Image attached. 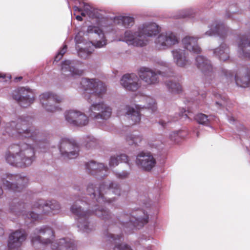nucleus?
I'll use <instances>...</instances> for the list:
<instances>
[{
	"mask_svg": "<svg viewBox=\"0 0 250 250\" xmlns=\"http://www.w3.org/2000/svg\"><path fill=\"white\" fill-rule=\"evenodd\" d=\"M196 65L197 67L205 74H208L206 77V81L210 83L214 75L212 73V66L210 61L203 56H198L196 58Z\"/></svg>",
	"mask_w": 250,
	"mask_h": 250,
	"instance_id": "obj_18",
	"label": "nucleus"
},
{
	"mask_svg": "<svg viewBox=\"0 0 250 250\" xmlns=\"http://www.w3.org/2000/svg\"><path fill=\"white\" fill-rule=\"evenodd\" d=\"M128 162V157L125 154H121L112 156L109 161L110 167H115L119 165L120 163H127Z\"/></svg>",
	"mask_w": 250,
	"mask_h": 250,
	"instance_id": "obj_34",
	"label": "nucleus"
},
{
	"mask_svg": "<svg viewBox=\"0 0 250 250\" xmlns=\"http://www.w3.org/2000/svg\"><path fill=\"white\" fill-rule=\"evenodd\" d=\"M236 83L240 87L250 86V70H243L241 74L235 76Z\"/></svg>",
	"mask_w": 250,
	"mask_h": 250,
	"instance_id": "obj_26",
	"label": "nucleus"
},
{
	"mask_svg": "<svg viewBox=\"0 0 250 250\" xmlns=\"http://www.w3.org/2000/svg\"><path fill=\"white\" fill-rule=\"evenodd\" d=\"M197 14V10L193 8H188L179 10L174 17L176 19H193L195 18Z\"/></svg>",
	"mask_w": 250,
	"mask_h": 250,
	"instance_id": "obj_29",
	"label": "nucleus"
},
{
	"mask_svg": "<svg viewBox=\"0 0 250 250\" xmlns=\"http://www.w3.org/2000/svg\"><path fill=\"white\" fill-rule=\"evenodd\" d=\"M3 234H4L3 229L1 228H0V235H2Z\"/></svg>",
	"mask_w": 250,
	"mask_h": 250,
	"instance_id": "obj_62",
	"label": "nucleus"
},
{
	"mask_svg": "<svg viewBox=\"0 0 250 250\" xmlns=\"http://www.w3.org/2000/svg\"><path fill=\"white\" fill-rule=\"evenodd\" d=\"M220 32H206V35L212 36L213 35H215V34H217V35H219Z\"/></svg>",
	"mask_w": 250,
	"mask_h": 250,
	"instance_id": "obj_58",
	"label": "nucleus"
},
{
	"mask_svg": "<svg viewBox=\"0 0 250 250\" xmlns=\"http://www.w3.org/2000/svg\"><path fill=\"white\" fill-rule=\"evenodd\" d=\"M238 44L239 56L250 59V37L243 35L239 38Z\"/></svg>",
	"mask_w": 250,
	"mask_h": 250,
	"instance_id": "obj_21",
	"label": "nucleus"
},
{
	"mask_svg": "<svg viewBox=\"0 0 250 250\" xmlns=\"http://www.w3.org/2000/svg\"><path fill=\"white\" fill-rule=\"evenodd\" d=\"M108 237L111 238L113 240H117L119 239L120 240L121 238L122 237V236L120 235H115L114 234H110L108 236Z\"/></svg>",
	"mask_w": 250,
	"mask_h": 250,
	"instance_id": "obj_55",
	"label": "nucleus"
},
{
	"mask_svg": "<svg viewBox=\"0 0 250 250\" xmlns=\"http://www.w3.org/2000/svg\"><path fill=\"white\" fill-rule=\"evenodd\" d=\"M92 51L86 48H81L78 51L79 56L83 59H86L91 54Z\"/></svg>",
	"mask_w": 250,
	"mask_h": 250,
	"instance_id": "obj_45",
	"label": "nucleus"
},
{
	"mask_svg": "<svg viewBox=\"0 0 250 250\" xmlns=\"http://www.w3.org/2000/svg\"><path fill=\"white\" fill-rule=\"evenodd\" d=\"M74 4V5L73 6V8L75 11H82L83 10L82 5H79V6H77V4H79L78 3L76 4L73 1L71 0L70 3V10H71V4Z\"/></svg>",
	"mask_w": 250,
	"mask_h": 250,
	"instance_id": "obj_53",
	"label": "nucleus"
},
{
	"mask_svg": "<svg viewBox=\"0 0 250 250\" xmlns=\"http://www.w3.org/2000/svg\"><path fill=\"white\" fill-rule=\"evenodd\" d=\"M16 79H18L19 80H21V79H22V77H20L19 78H17Z\"/></svg>",
	"mask_w": 250,
	"mask_h": 250,
	"instance_id": "obj_63",
	"label": "nucleus"
},
{
	"mask_svg": "<svg viewBox=\"0 0 250 250\" xmlns=\"http://www.w3.org/2000/svg\"><path fill=\"white\" fill-rule=\"evenodd\" d=\"M80 203L83 205L84 204L82 201H77L72 205L70 210L77 217L78 228L84 232H89L92 229V228L90 227L87 219L91 214L92 212L89 210L87 211L83 210V208H82V207L80 205Z\"/></svg>",
	"mask_w": 250,
	"mask_h": 250,
	"instance_id": "obj_10",
	"label": "nucleus"
},
{
	"mask_svg": "<svg viewBox=\"0 0 250 250\" xmlns=\"http://www.w3.org/2000/svg\"><path fill=\"white\" fill-rule=\"evenodd\" d=\"M143 101L146 104L136 105L135 107L127 105L125 107L126 114L129 120H131L130 125H134L139 123L141 120L140 111L144 108L151 109L152 111L156 110L155 100L150 97H144Z\"/></svg>",
	"mask_w": 250,
	"mask_h": 250,
	"instance_id": "obj_9",
	"label": "nucleus"
},
{
	"mask_svg": "<svg viewBox=\"0 0 250 250\" xmlns=\"http://www.w3.org/2000/svg\"><path fill=\"white\" fill-rule=\"evenodd\" d=\"M54 230L47 226L36 229L31 236L32 244L35 248L42 246L50 248L51 250H75L76 246L73 240L63 238L54 241Z\"/></svg>",
	"mask_w": 250,
	"mask_h": 250,
	"instance_id": "obj_3",
	"label": "nucleus"
},
{
	"mask_svg": "<svg viewBox=\"0 0 250 250\" xmlns=\"http://www.w3.org/2000/svg\"><path fill=\"white\" fill-rule=\"evenodd\" d=\"M143 140V136L140 134H131L126 137V141L129 145L139 146Z\"/></svg>",
	"mask_w": 250,
	"mask_h": 250,
	"instance_id": "obj_37",
	"label": "nucleus"
},
{
	"mask_svg": "<svg viewBox=\"0 0 250 250\" xmlns=\"http://www.w3.org/2000/svg\"><path fill=\"white\" fill-rule=\"evenodd\" d=\"M26 235L21 230H17L11 233L9 237L8 248L9 250H15L21 247L25 240Z\"/></svg>",
	"mask_w": 250,
	"mask_h": 250,
	"instance_id": "obj_19",
	"label": "nucleus"
},
{
	"mask_svg": "<svg viewBox=\"0 0 250 250\" xmlns=\"http://www.w3.org/2000/svg\"><path fill=\"white\" fill-rule=\"evenodd\" d=\"M136 163L143 169L150 171L155 167L156 162L150 152L142 151L137 155Z\"/></svg>",
	"mask_w": 250,
	"mask_h": 250,
	"instance_id": "obj_14",
	"label": "nucleus"
},
{
	"mask_svg": "<svg viewBox=\"0 0 250 250\" xmlns=\"http://www.w3.org/2000/svg\"><path fill=\"white\" fill-rule=\"evenodd\" d=\"M139 78L145 83L148 85H154L159 83L158 75L165 76L164 72L160 70L155 71L149 67L143 66L138 70ZM170 75L167 76L169 77Z\"/></svg>",
	"mask_w": 250,
	"mask_h": 250,
	"instance_id": "obj_12",
	"label": "nucleus"
},
{
	"mask_svg": "<svg viewBox=\"0 0 250 250\" xmlns=\"http://www.w3.org/2000/svg\"><path fill=\"white\" fill-rule=\"evenodd\" d=\"M28 183L29 179L27 177L16 174L15 185L13 191H21L24 188L27 186Z\"/></svg>",
	"mask_w": 250,
	"mask_h": 250,
	"instance_id": "obj_30",
	"label": "nucleus"
},
{
	"mask_svg": "<svg viewBox=\"0 0 250 250\" xmlns=\"http://www.w3.org/2000/svg\"><path fill=\"white\" fill-rule=\"evenodd\" d=\"M82 88L85 91L84 98L87 101H94L101 99L106 91V85L96 79L83 78L81 79Z\"/></svg>",
	"mask_w": 250,
	"mask_h": 250,
	"instance_id": "obj_6",
	"label": "nucleus"
},
{
	"mask_svg": "<svg viewBox=\"0 0 250 250\" xmlns=\"http://www.w3.org/2000/svg\"><path fill=\"white\" fill-rule=\"evenodd\" d=\"M76 19H77L78 21H83V18H82V16H80V15H77V16H76Z\"/></svg>",
	"mask_w": 250,
	"mask_h": 250,
	"instance_id": "obj_60",
	"label": "nucleus"
},
{
	"mask_svg": "<svg viewBox=\"0 0 250 250\" xmlns=\"http://www.w3.org/2000/svg\"><path fill=\"white\" fill-rule=\"evenodd\" d=\"M120 83L126 90L131 91L137 90L142 84L139 78L134 73L123 75L120 80Z\"/></svg>",
	"mask_w": 250,
	"mask_h": 250,
	"instance_id": "obj_17",
	"label": "nucleus"
},
{
	"mask_svg": "<svg viewBox=\"0 0 250 250\" xmlns=\"http://www.w3.org/2000/svg\"><path fill=\"white\" fill-rule=\"evenodd\" d=\"M198 38L191 36H186L182 40V43L187 50L194 53L199 54L202 49L198 44Z\"/></svg>",
	"mask_w": 250,
	"mask_h": 250,
	"instance_id": "obj_23",
	"label": "nucleus"
},
{
	"mask_svg": "<svg viewBox=\"0 0 250 250\" xmlns=\"http://www.w3.org/2000/svg\"><path fill=\"white\" fill-rule=\"evenodd\" d=\"M79 115H80L79 111L71 110L66 111L64 116L66 121L68 123L74 125Z\"/></svg>",
	"mask_w": 250,
	"mask_h": 250,
	"instance_id": "obj_38",
	"label": "nucleus"
},
{
	"mask_svg": "<svg viewBox=\"0 0 250 250\" xmlns=\"http://www.w3.org/2000/svg\"><path fill=\"white\" fill-rule=\"evenodd\" d=\"M24 208V205L23 204H18L17 205L11 206L10 209L11 211L15 212L16 214L20 215L21 213V209Z\"/></svg>",
	"mask_w": 250,
	"mask_h": 250,
	"instance_id": "obj_47",
	"label": "nucleus"
},
{
	"mask_svg": "<svg viewBox=\"0 0 250 250\" xmlns=\"http://www.w3.org/2000/svg\"><path fill=\"white\" fill-rule=\"evenodd\" d=\"M86 192L91 198L99 204L111 203L115 201L116 197L112 194L119 196L121 195L120 185L117 182L106 181L96 187L92 183H89L86 187Z\"/></svg>",
	"mask_w": 250,
	"mask_h": 250,
	"instance_id": "obj_4",
	"label": "nucleus"
},
{
	"mask_svg": "<svg viewBox=\"0 0 250 250\" xmlns=\"http://www.w3.org/2000/svg\"><path fill=\"white\" fill-rule=\"evenodd\" d=\"M148 216L142 209H136L130 213L121 214L118 218L119 225L124 229H132L134 227L143 226L148 222Z\"/></svg>",
	"mask_w": 250,
	"mask_h": 250,
	"instance_id": "obj_7",
	"label": "nucleus"
},
{
	"mask_svg": "<svg viewBox=\"0 0 250 250\" xmlns=\"http://www.w3.org/2000/svg\"><path fill=\"white\" fill-rule=\"evenodd\" d=\"M214 97L216 99L215 104L218 106V107L221 108L225 106L227 101V98L226 97H223L219 94H215Z\"/></svg>",
	"mask_w": 250,
	"mask_h": 250,
	"instance_id": "obj_42",
	"label": "nucleus"
},
{
	"mask_svg": "<svg viewBox=\"0 0 250 250\" xmlns=\"http://www.w3.org/2000/svg\"><path fill=\"white\" fill-rule=\"evenodd\" d=\"M40 100L47 111L53 112L61 110L58 104L62 101V99L57 95L50 92L44 93L40 96Z\"/></svg>",
	"mask_w": 250,
	"mask_h": 250,
	"instance_id": "obj_13",
	"label": "nucleus"
},
{
	"mask_svg": "<svg viewBox=\"0 0 250 250\" xmlns=\"http://www.w3.org/2000/svg\"><path fill=\"white\" fill-rule=\"evenodd\" d=\"M98 100L94 101H87L91 105L86 111L88 117L93 120H106L112 114L111 107L103 101L98 102Z\"/></svg>",
	"mask_w": 250,
	"mask_h": 250,
	"instance_id": "obj_8",
	"label": "nucleus"
},
{
	"mask_svg": "<svg viewBox=\"0 0 250 250\" xmlns=\"http://www.w3.org/2000/svg\"><path fill=\"white\" fill-rule=\"evenodd\" d=\"M113 20L116 25L123 27L126 29L131 28L135 24V18L130 16H113Z\"/></svg>",
	"mask_w": 250,
	"mask_h": 250,
	"instance_id": "obj_24",
	"label": "nucleus"
},
{
	"mask_svg": "<svg viewBox=\"0 0 250 250\" xmlns=\"http://www.w3.org/2000/svg\"><path fill=\"white\" fill-rule=\"evenodd\" d=\"M16 174L6 173L3 174L0 179V182L6 188L13 191L15 185Z\"/></svg>",
	"mask_w": 250,
	"mask_h": 250,
	"instance_id": "obj_27",
	"label": "nucleus"
},
{
	"mask_svg": "<svg viewBox=\"0 0 250 250\" xmlns=\"http://www.w3.org/2000/svg\"><path fill=\"white\" fill-rule=\"evenodd\" d=\"M113 250H131V249L128 245L121 244L116 245Z\"/></svg>",
	"mask_w": 250,
	"mask_h": 250,
	"instance_id": "obj_51",
	"label": "nucleus"
},
{
	"mask_svg": "<svg viewBox=\"0 0 250 250\" xmlns=\"http://www.w3.org/2000/svg\"><path fill=\"white\" fill-rule=\"evenodd\" d=\"M220 75L221 77L227 80L232 79L233 77V74L230 71L225 69H222L220 71Z\"/></svg>",
	"mask_w": 250,
	"mask_h": 250,
	"instance_id": "obj_46",
	"label": "nucleus"
},
{
	"mask_svg": "<svg viewBox=\"0 0 250 250\" xmlns=\"http://www.w3.org/2000/svg\"><path fill=\"white\" fill-rule=\"evenodd\" d=\"M84 144L87 148L95 147L97 145L96 139L91 136H87L85 137Z\"/></svg>",
	"mask_w": 250,
	"mask_h": 250,
	"instance_id": "obj_40",
	"label": "nucleus"
},
{
	"mask_svg": "<svg viewBox=\"0 0 250 250\" xmlns=\"http://www.w3.org/2000/svg\"><path fill=\"white\" fill-rule=\"evenodd\" d=\"M75 40L76 41V43H81L83 42V38L82 35H81L80 32H78L77 35L75 36Z\"/></svg>",
	"mask_w": 250,
	"mask_h": 250,
	"instance_id": "obj_54",
	"label": "nucleus"
},
{
	"mask_svg": "<svg viewBox=\"0 0 250 250\" xmlns=\"http://www.w3.org/2000/svg\"><path fill=\"white\" fill-rule=\"evenodd\" d=\"M209 28L208 31H229V29L225 23L221 21H215L208 26Z\"/></svg>",
	"mask_w": 250,
	"mask_h": 250,
	"instance_id": "obj_35",
	"label": "nucleus"
},
{
	"mask_svg": "<svg viewBox=\"0 0 250 250\" xmlns=\"http://www.w3.org/2000/svg\"><path fill=\"white\" fill-rule=\"evenodd\" d=\"M79 62L74 60H65L62 62V73L68 77L80 76L83 74V71L79 69Z\"/></svg>",
	"mask_w": 250,
	"mask_h": 250,
	"instance_id": "obj_15",
	"label": "nucleus"
},
{
	"mask_svg": "<svg viewBox=\"0 0 250 250\" xmlns=\"http://www.w3.org/2000/svg\"><path fill=\"white\" fill-rule=\"evenodd\" d=\"M85 169L88 172L92 175H98L101 177L107 175L108 167L103 163H96L91 161L85 164Z\"/></svg>",
	"mask_w": 250,
	"mask_h": 250,
	"instance_id": "obj_20",
	"label": "nucleus"
},
{
	"mask_svg": "<svg viewBox=\"0 0 250 250\" xmlns=\"http://www.w3.org/2000/svg\"><path fill=\"white\" fill-rule=\"evenodd\" d=\"M61 155L65 158H76L79 155V148L76 142L67 138H62L59 145Z\"/></svg>",
	"mask_w": 250,
	"mask_h": 250,
	"instance_id": "obj_11",
	"label": "nucleus"
},
{
	"mask_svg": "<svg viewBox=\"0 0 250 250\" xmlns=\"http://www.w3.org/2000/svg\"><path fill=\"white\" fill-rule=\"evenodd\" d=\"M13 98L17 101L20 105L27 107L31 105L34 101V94L29 88L21 87L16 94L13 95Z\"/></svg>",
	"mask_w": 250,
	"mask_h": 250,
	"instance_id": "obj_16",
	"label": "nucleus"
},
{
	"mask_svg": "<svg viewBox=\"0 0 250 250\" xmlns=\"http://www.w3.org/2000/svg\"><path fill=\"white\" fill-rule=\"evenodd\" d=\"M3 194V191L1 188V187L0 186V199L2 197Z\"/></svg>",
	"mask_w": 250,
	"mask_h": 250,
	"instance_id": "obj_61",
	"label": "nucleus"
},
{
	"mask_svg": "<svg viewBox=\"0 0 250 250\" xmlns=\"http://www.w3.org/2000/svg\"><path fill=\"white\" fill-rule=\"evenodd\" d=\"M60 210V204L57 201L54 200L46 201L44 214H58Z\"/></svg>",
	"mask_w": 250,
	"mask_h": 250,
	"instance_id": "obj_32",
	"label": "nucleus"
},
{
	"mask_svg": "<svg viewBox=\"0 0 250 250\" xmlns=\"http://www.w3.org/2000/svg\"><path fill=\"white\" fill-rule=\"evenodd\" d=\"M181 131H174L171 132L169 135L170 139L173 142H178L180 138L181 137L180 135Z\"/></svg>",
	"mask_w": 250,
	"mask_h": 250,
	"instance_id": "obj_48",
	"label": "nucleus"
},
{
	"mask_svg": "<svg viewBox=\"0 0 250 250\" xmlns=\"http://www.w3.org/2000/svg\"><path fill=\"white\" fill-rule=\"evenodd\" d=\"M6 78V75L4 74L0 73V80L5 81L4 79Z\"/></svg>",
	"mask_w": 250,
	"mask_h": 250,
	"instance_id": "obj_59",
	"label": "nucleus"
},
{
	"mask_svg": "<svg viewBox=\"0 0 250 250\" xmlns=\"http://www.w3.org/2000/svg\"><path fill=\"white\" fill-rule=\"evenodd\" d=\"M137 31H161V27L152 21H146L140 24Z\"/></svg>",
	"mask_w": 250,
	"mask_h": 250,
	"instance_id": "obj_31",
	"label": "nucleus"
},
{
	"mask_svg": "<svg viewBox=\"0 0 250 250\" xmlns=\"http://www.w3.org/2000/svg\"><path fill=\"white\" fill-rule=\"evenodd\" d=\"M99 206L96 205L95 207ZM92 212L99 218L104 220L105 221H110L112 222V217L108 210L105 209L102 207H98L93 209Z\"/></svg>",
	"mask_w": 250,
	"mask_h": 250,
	"instance_id": "obj_33",
	"label": "nucleus"
},
{
	"mask_svg": "<svg viewBox=\"0 0 250 250\" xmlns=\"http://www.w3.org/2000/svg\"><path fill=\"white\" fill-rule=\"evenodd\" d=\"M195 119L199 124L202 125H208L209 122V119L208 118V116L202 113L196 115Z\"/></svg>",
	"mask_w": 250,
	"mask_h": 250,
	"instance_id": "obj_41",
	"label": "nucleus"
},
{
	"mask_svg": "<svg viewBox=\"0 0 250 250\" xmlns=\"http://www.w3.org/2000/svg\"><path fill=\"white\" fill-rule=\"evenodd\" d=\"M174 26L177 28L178 29H179L180 30V31H184V29L182 28V27L179 22L174 23Z\"/></svg>",
	"mask_w": 250,
	"mask_h": 250,
	"instance_id": "obj_56",
	"label": "nucleus"
},
{
	"mask_svg": "<svg viewBox=\"0 0 250 250\" xmlns=\"http://www.w3.org/2000/svg\"><path fill=\"white\" fill-rule=\"evenodd\" d=\"M165 85L168 90L173 93H179L182 91V86L179 83L169 80L165 82Z\"/></svg>",
	"mask_w": 250,
	"mask_h": 250,
	"instance_id": "obj_36",
	"label": "nucleus"
},
{
	"mask_svg": "<svg viewBox=\"0 0 250 250\" xmlns=\"http://www.w3.org/2000/svg\"><path fill=\"white\" fill-rule=\"evenodd\" d=\"M84 9L89 18L96 19L95 24L89 25L87 31H116L113 17H104L98 9L90 5L84 4Z\"/></svg>",
	"mask_w": 250,
	"mask_h": 250,
	"instance_id": "obj_5",
	"label": "nucleus"
},
{
	"mask_svg": "<svg viewBox=\"0 0 250 250\" xmlns=\"http://www.w3.org/2000/svg\"><path fill=\"white\" fill-rule=\"evenodd\" d=\"M78 116L75 122L74 125L82 126L88 124V119L84 113L80 111V115Z\"/></svg>",
	"mask_w": 250,
	"mask_h": 250,
	"instance_id": "obj_39",
	"label": "nucleus"
},
{
	"mask_svg": "<svg viewBox=\"0 0 250 250\" xmlns=\"http://www.w3.org/2000/svg\"><path fill=\"white\" fill-rule=\"evenodd\" d=\"M150 38H155L157 47L165 49L177 44L180 35L177 32H124V37L118 41L126 42L128 45L143 46Z\"/></svg>",
	"mask_w": 250,
	"mask_h": 250,
	"instance_id": "obj_2",
	"label": "nucleus"
},
{
	"mask_svg": "<svg viewBox=\"0 0 250 250\" xmlns=\"http://www.w3.org/2000/svg\"><path fill=\"white\" fill-rule=\"evenodd\" d=\"M27 120L20 118L12 121L10 126L13 128L12 135L19 139H28L33 143H21L10 146L5 152L6 162L10 165L18 168H26L36 160L35 149L40 141L42 134L38 129L29 127Z\"/></svg>",
	"mask_w": 250,
	"mask_h": 250,
	"instance_id": "obj_1",
	"label": "nucleus"
},
{
	"mask_svg": "<svg viewBox=\"0 0 250 250\" xmlns=\"http://www.w3.org/2000/svg\"><path fill=\"white\" fill-rule=\"evenodd\" d=\"M235 7V6L232 5L229 7L226 11L225 17L227 19H230L232 18V15L236 13L237 11L236 10H234L233 9Z\"/></svg>",
	"mask_w": 250,
	"mask_h": 250,
	"instance_id": "obj_49",
	"label": "nucleus"
},
{
	"mask_svg": "<svg viewBox=\"0 0 250 250\" xmlns=\"http://www.w3.org/2000/svg\"><path fill=\"white\" fill-rule=\"evenodd\" d=\"M159 124L161 125L163 127H165L166 126L167 123L163 120H161L159 122Z\"/></svg>",
	"mask_w": 250,
	"mask_h": 250,
	"instance_id": "obj_57",
	"label": "nucleus"
},
{
	"mask_svg": "<svg viewBox=\"0 0 250 250\" xmlns=\"http://www.w3.org/2000/svg\"><path fill=\"white\" fill-rule=\"evenodd\" d=\"M213 53L220 61H226L229 58V49L225 43L215 49Z\"/></svg>",
	"mask_w": 250,
	"mask_h": 250,
	"instance_id": "obj_28",
	"label": "nucleus"
},
{
	"mask_svg": "<svg viewBox=\"0 0 250 250\" xmlns=\"http://www.w3.org/2000/svg\"><path fill=\"white\" fill-rule=\"evenodd\" d=\"M67 50V46L66 44H64L63 47L61 48L58 53L56 54L54 58V62H58L61 60L63 55L66 52Z\"/></svg>",
	"mask_w": 250,
	"mask_h": 250,
	"instance_id": "obj_44",
	"label": "nucleus"
},
{
	"mask_svg": "<svg viewBox=\"0 0 250 250\" xmlns=\"http://www.w3.org/2000/svg\"><path fill=\"white\" fill-rule=\"evenodd\" d=\"M93 40L90 42L92 45L96 48L104 47L107 43V35L104 32H91Z\"/></svg>",
	"mask_w": 250,
	"mask_h": 250,
	"instance_id": "obj_25",
	"label": "nucleus"
},
{
	"mask_svg": "<svg viewBox=\"0 0 250 250\" xmlns=\"http://www.w3.org/2000/svg\"><path fill=\"white\" fill-rule=\"evenodd\" d=\"M129 174V172L126 171H123L121 172H116L115 174L117 178L122 179L127 178Z\"/></svg>",
	"mask_w": 250,
	"mask_h": 250,
	"instance_id": "obj_52",
	"label": "nucleus"
},
{
	"mask_svg": "<svg viewBox=\"0 0 250 250\" xmlns=\"http://www.w3.org/2000/svg\"><path fill=\"white\" fill-rule=\"evenodd\" d=\"M171 53L174 62L177 66L183 67L191 63L184 50L175 49L172 50Z\"/></svg>",
	"mask_w": 250,
	"mask_h": 250,
	"instance_id": "obj_22",
	"label": "nucleus"
},
{
	"mask_svg": "<svg viewBox=\"0 0 250 250\" xmlns=\"http://www.w3.org/2000/svg\"><path fill=\"white\" fill-rule=\"evenodd\" d=\"M26 217L27 218L30 219L31 222H33L39 218V214L33 211H30L26 214Z\"/></svg>",
	"mask_w": 250,
	"mask_h": 250,
	"instance_id": "obj_50",
	"label": "nucleus"
},
{
	"mask_svg": "<svg viewBox=\"0 0 250 250\" xmlns=\"http://www.w3.org/2000/svg\"><path fill=\"white\" fill-rule=\"evenodd\" d=\"M46 201H44L42 199H39L35 201L32 205V208L34 209H42L43 213H45V204Z\"/></svg>",
	"mask_w": 250,
	"mask_h": 250,
	"instance_id": "obj_43",
	"label": "nucleus"
}]
</instances>
